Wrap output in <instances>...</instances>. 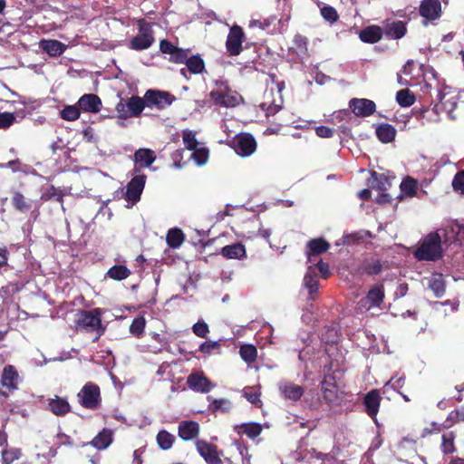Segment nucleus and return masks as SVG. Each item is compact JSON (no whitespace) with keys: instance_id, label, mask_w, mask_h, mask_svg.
I'll return each instance as SVG.
<instances>
[{"instance_id":"obj_41","label":"nucleus","mask_w":464,"mask_h":464,"mask_svg":"<svg viewBox=\"0 0 464 464\" xmlns=\"http://www.w3.org/2000/svg\"><path fill=\"white\" fill-rule=\"evenodd\" d=\"M456 435L454 432L450 431L442 435L440 450L444 454H452L456 451L454 444Z\"/></svg>"},{"instance_id":"obj_25","label":"nucleus","mask_w":464,"mask_h":464,"mask_svg":"<svg viewBox=\"0 0 464 464\" xmlns=\"http://www.w3.org/2000/svg\"><path fill=\"white\" fill-rule=\"evenodd\" d=\"M382 34L383 32L380 26L369 25L360 32L359 37L363 43L375 44L382 39Z\"/></svg>"},{"instance_id":"obj_15","label":"nucleus","mask_w":464,"mask_h":464,"mask_svg":"<svg viewBox=\"0 0 464 464\" xmlns=\"http://www.w3.org/2000/svg\"><path fill=\"white\" fill-rule=\"evenodd\" d=\"M349 108L357 117H368L376 111L375 102L365 98H353L349 101Z\"/></svg>"},{"instance_id":"obj_54","label":"nucleus","mask_w":464,"mask_h":464,"mask_svg":"<svg viewBox=\"0 0 464 464\" xmlns=\"http://www.w3.org/2000/svg\"><path fill=\"white\" fill-rule=\"evenodd\" d=\"M321 14L324 20L331 24L336 22L339 18L336 9L331 5L323 6L321 8Z\"/></svg>"},{"instance_id":"obj_47","label":"nucleus","mask_w":464,"mask_h":464,"mask_svg":"<svg viewBox=\"0 0 464 464\" xmlns=\"http://www.w3.org/2000/svg\"><path fill=\"white\" fill-rule=\"evenodd\" d=\"M61 118L68 121H73L80 118L81 110L77 105H66L61 111Z\"/></svg>"},{"instance_id":"obj_31","label":"nucleus","mask_w":464,"mask_h":464,"mask_svg":"<svg viewBox=\"0 0 464 464\" xmlns=\"http://www.w3.org/2000/svg\"><path fill=\"white\" fill-rule=\"evenodd\" d=\"M236 430L238 434H245L250 439H256L262 432V426L259 423L250 422L237 425Z\"/></svg>"},{"instance_id":"obj_48","label":"nucleus","mask_w":464,"mask_h":464,"mask_svg":"<svg viewBox=\"0 0 464 464\" xmlns=\"http://www.w3.org/2000/svg\"><path fill=\"white\" fill-rule=\"evenodd\" d=\"M182 140L187 150H192L198 147V141L196 133L188 129L182 131Z\"/></svg>"},{"instance_id":"obj_11","label":"nucleus","mask_w":464,"mask_h":464,"mask_svg":"<svg viewBox=\"0 0 464 464\" xmlns=\"http://www.w3.org/2000/svg\"><path fill=\"white\" fill-rule=\"evenodd\" d=\"M147 176L142 173L134 174L126 186L125 199L133 204L140 200L145 188Z\"/></svg>"},{"instance_id":"obj_21","label":"nucleus","mask_w":464,"mask_h":464,"mask_svg":"<svg viewBox=\"0 0 464 464\" xmlns=\"http://www.w3.org/2000/svg\"><path fill=\"white\" fill-rule=\"evenodd\" d=\"M382 397L377 389H373L365 394L363 398L364 411L371 417L375 418L378 414Z\"/></svg>"},{"instance_id":"obj_30","label":"nucleus","mask_w":464,"mask_h":464,"mask_svg":"<svg viewBox=\"0 0 464 464\" xmlns=\"http://www.w3.org/2000/svg\"><path fill=\"white\" fill-rule=\"evenodd\" d=\"M185 64L187 66V70H188V72L191 74H200L206 70L205 62L200 54L188 56Z\"/></svg>"},{"instance_id":"obj_62","label":"nucleus","mask_w":464,"mask_h":464,"mask_svg":"<svg viewBox=\"0 0 464 464\" xmlns=\"http://www.w3.org/2000/svg\"><path fill=\"white\" fill-rule=\"evenodd\" d=\"M176 47L177 46L167 39H163L160 42V52L165 54H169V56H171Z\"/></svg>"},{"instance_id":"obj_36","label":"nucleus","mask_w":464,"mask_h":464,"mask_svg":"<svg viewBox=\"0 0 464 464\" xmlns=\"http://www.w3.org/2000/svg\"><path fill=\"white\" fill-rule=\"evenodd\" d=\"M185 240L184 233L179 228H171L168 231L166 241L169 247L178 248Z\"/></svg>"},{"instance_id":"obj_29","label":"nucleus","mask_w":464,"mask_h":464,"mask_svg":"<svg viewBox=\"0 0 464 464\" xmlns=\"http://www.w3.org/2000/svg\"><path fill=\"white\" fill-rule=\"evenodd\" d=\"M221 254L228 259H241L246 256V247L241 243H235L222 247Z\"/></svg>"},{"instance_id":"obj_6","label":"nucleus","mask_w":464,"mask_h":464,"mask_svg":"<svg viewBox=\"0 0 464 464\" xmlns=\"http://www.w3.org/2000/svg\"><path fill=\"white\" fill-rule=\"evenodd\" d=\"M209 97L215 105L226 108L236 107L243 101L242 96L232 91L228 86H226L224 91H211Z\"/></svg>"},{"instance_id":"obj_4","label":"nucleus","mask_w":464,"mask_h":464,"mask_svg":"<svg viewBox=\"0 0 464 464\" xmlns=\"http://www.w3.org/2000/svg\"><path fill=\"white\" fill-rule=\"evenodd\" d=\"M155 42L154 32L150 23L140 20L138 34L129 43V48L134 51H142L150 48Z\"/></svg>"},{"instance_id":"obj_52","label":"nucleus","mask_w":464,"mask_h":464,"mask_svg":"<svg viewBox=\"0 0 464 464\" xmlns=\"http://www.w3.org/2000/svg\"><path fill=\"white\" fill-rule=\"evenodd\" d=\"M64 194L63 191L53 185L50 186L47 190L42 196V198L45 201L50 200L52 198H55L56 201L63 203Z\"/></svg>"},{"instance_id":"obj_28","label":"nucleus","mask_w":464,"mask_h":464,"mask_svg":"<svg viewBox=\"0 0 464 464\" xmlns=\"http://www.w3.org/2000/svg\"><path fill=\"white\" fill-rule=\"evenodd\" d=\"M40 46L50 56L58 57L65 51V45L57 40H43Z\"/></svg>"},{"instance_id":"obj_22","label":"nucleus","mask_w":464,"mask_h":464,"mask_svg":"<svg viewBox=\"0 0 464 464\" xmlns=\"http://www.w3.org/2000/svg\"><path fill=\"white\" fill-rule=\"evenodd\" d=\"M382 32L387 38L395 39V40L401 39L407 33L406 24L400 20H396V21L387 20L383 24Z\"/></svg>"},{"instance_id":"obj_10","label":"nucleus","mask_w":464,"mask_h":464,"mask_svg":"<svg viewBox=\"0 0 464 464\" xmlns=\"http://www.w3.org/2000/svg\"><path fill=\"white\" fill-rule=\"evenodd\" d=\"M245 39L246 35L241 26L235 24L229 29L226 40V49L229 56H237L241 53Z\"/></svg>"},{"instance_id":"obj_23","label":"nucleus","mask_w":464,"mask_h":464,"mask_svg":"<svg viewBox=\"0 0 464 464\" xmlns=\"http://www.w3.org/2000/svg\"><path fill=\"white\" fill-rule=\"evenodd\" d=\"M179 437L185 440H192L199 434V424L194 420H182L178 426Z\"/></svg>"},{"instance_id":"obj_40","label":"nucleus","mask_w":464,"mask_h":464,"mask_svg":"<svg viewBox=\"0 0 464 464\" xmlns=\"http://www.w3.org/2000/svg\"><path fill=\"white\" fill-rule=\"evenodd\" d=\"M400 188L401 194L412 198L417 194L418 184L416 179L408 176L405 179H403L400 185Z\"/></svg>"},{"instance_id":"obj_35","label":"nucleus","mask_w":464,"mask_h":464,"mask_svg":"<svg viewBox=\"0 0 464 464\" xmlns=\"http://www.w3.org/2000/svg\"><path fill=\"white\" fill-rule=\"evenodd\" d=\"M429 287L437 297H441L446 292V284L441 274H435L429 282Z\"/></svg>"},{"instance_id":"obj_45","label":"nucleus","mask_w":464,"mask_h":464,"mask_svg":"<svg viewBox=\"0 0 464 464\" xmlns=\"http://www.w3.org/2000/svg\"><path fill=\"white\" fill-rule=\"evenodd\" d=\"M382 271V265L379 260H366L362 265V272L368 276H377Z\"/></svg>"},{"instance_id":"obj_14","label":"nucleus","mask_w":464,"mask_h":464,"mask_svg":"<svg viewBox=\"0 0 464 464\" xmlns=\"http://www.w3.org/2000/svg\"><path fill=\"white\" fill-rule=\"evenodd\" d=\"M155 160L156 154L154 150L146 148L137 150L133 155V174L141 173L143 169L150 167Z\"/></svg>"},{"instance_id":"obj_8","label":"nucleus","mask_w":464,"mask_h":464,"mask_svg":"<svg viewBox=\"0 0 464 464\" xmlns=\"http://www.w3.org/2000/svg\"><path fill=\"white\" fill-rule=\"evenodd\" d=\"M176 97L168 92L158 90H148L144 94V101L146 106L149 108H157L158 110H164L169 106Z\"/></svg>"},{"instance_id":"obj_55","label":"nucleus","mask_w":464,"mask_h":464,"mask_svg":"<svg viewBox=\"0 0 464 464\" xmlns=\"http://www.w3.org/2000/svg\"><path fill=\"white\" fill-rule=\"evenodd\" d=\"M220 343L217 341H206L199 346V351L204 354H210L213 351L217 350L220 353Z\"/></svg>"},{"instance_id":"obj_1","label":"nucleus","mask_w":464,"mask_h":464,"mask_svg":"<svg viewBox=\"0 0 464 464\" xmlns=\"http://www.w3.org/2000/svg\"><path fill=\"white\" fill-rule=\"evenodd\" d=\"M418 260L435 261L442 256L441 238L437 232L429 234L414 253Z\"/></svg>"},{"instance_id":"obj_64","label":"nucleus","mask_w":464,"mask_h":464,"mask_svg":"<svg viewBox=\"0 0 464 464\" xmlns=\"http://www.w3.org/2000/svg\"><path fill=\"white\" fill-rule=\"evenodd\" d=\"M316 266H317L319 272L322 274L323 278H324V279L327 278L330 274L329 265L327 263H324L321 259L316 264Z\"/></svg>"},{"instance_id":"obj_63","label":"nucleus","mask_w":464,"mask_h":464,"mask_svg":"<svg viewBox=\"0 0 464 464\" xmlns=\"http://www.w3.org/2000/svg\"><path fill=\"white\" fill-rule=\"evenodd\" d=\"M315 133L320 138H331L334 136V130L327 126H318L315 128Z\"/></svg>"},{"instance_id":"obj_42","label":"nucleus","mask_w":464,"mask_h":464,"mask_svg":"<svg viewBox=\"0 0 464 464\" xmlns=\"http://www.w3.org/2000/svg\"><path fill=\"white\" fill-rule=\"evenodd\" d=\"M304 285L308 290L311 299H314V295L318 292L319 281L314 273H306L304 277Z\"/></svg>"},{"instance_id":"obj_59","label":"nucleus","mask_w":464,"mask_h":464,"mask_svg":"<svg viewBox=\"0 0 464 464\" xmlns=\"http://www.w3.org/2000/svg\"><path fill=\"white\" fill-rule=\"evenodd\" d=\"M307 38L301 34L295 35L294 38V44L295 47L297 49V53L300 54H304L307 52Z\"/></svg>"},{"instance_id":"obj_44","label":"nucleus","mask_w":464,"mask_h":464,"mask_svg":"<svg viewBox=\"0 0 464 464\" xmlns=\"http://www.w3.org/2000/svg\"><path fill=\"white\" fill-rule=\"evenodd\" d=\"M396 101L401 107H410L415 101V95L409 89H402L397 92Z\"/></svg>"},{"instance_id":"obj_49","label":"nucleus","mask_w":464,"mask_h":464,"mask_svg":"<svg viewBox=\"0 0 464 464\" xmlns=\"http://www.w3.org/2000/svg\"><path fill=\"white\" fill-rule=\"evenodd\" d=\"M372 177L374 178L375 182L372 188L379 191H386L392 186L390 179L384 174H377L376 172H372Z\"/></svg>"},{"instance_id":"obj_60","label":"nucleus","mask_w":464,"mask_h":464,"mask_svg":"<svg viewBox=\"0 0 464 464\" xmlns=\"http://www.w3.org/2000/svg\"><path fill=\"white\" fill-rule=\"evenodd\" d=\"M447 421L450 422V425L464 421V408L451 411L447 418Z\"/></svg>"},{"instance_id":"obj_58","label":"nucleus","mask_w":464,"mask_h":464,"mask_svg":"<svg viewBox=\"0 0 464 464\" xmlns=\"http://www.w3.org/2000/svg\"><path fill=\"white\" fill-rule=\"evenodd\" d=\"M192 331L198 337L206 338L209 332V328L208 324L204 321H198L193 324Z\"/></svg>"},{"instance_id":"obj_39","label":"nucleus","mask_w":464,"mask_h":464,"mask_svg":"<svg viewBox=\"0 0 464 464\" xmlns=\"http://www.w3.org/2000/svg\"><path fill=\"white\" fill-rule=\"evenodd\" d=\"M146 327V319L143 315H138L135 317L130 325V333L136 338H141L144 334V330Z\"/></svg>"},{"instance_id":"obj_18","label":"nucleus","mask_w":464,"mask_h":464,"mask_svg":"<svg viewBox=\"0 0 464 464\" xmlns=\"http://www.w3.org/2000/svg\"><path fill=\"white\" fill-rule=\"evenodd\" d=\"M47 410L57 417H64L72 411V407L66 398L54 395L47 400Z\"/></svg>"},{"instance_id":"obj_19","label":"nucleus","mask_w":464,"mask_h":464,"mask_svg":"<svg viewBox=\"0 0 464 464\" xmlns=\"http://www.w3.org/2000/svg\"><path fill=\"white\" fill-rule=\"evenodd\" d=\"M329 248L330 244L324 238L319 237L309 240L305 247V256L308 262L312 263L314 256L327 252Z\"/></svg>"},{"instance_id":"obj_13","label":"nucleus","mask_w":464,"mask_h":464,"mask_svg":"<svg viewBox=\"0 0 464 464\" xmlns=\"http://www.w3.org/2000/svg\"><path fill=\"white\" fill-rule=\"evenodd\" d=\"M385 297L384 287L382 285H372L365 297L362 298L359 302L361 307L370 310L377 307L381 308Z\"/></svg>"},{"instance_id":"obj_57","label":"nucleus","mask_w":464,"mask_h":464,"mask_svg":"<svg viewBox=\"0 0 464 464\" xmlns=\"http://www.w3.org/2000/svg\"><path fill=\"white\" fill-rule=\"evenodd\" d=\"M15 121V115L13 112H0V129L6 130Z\"/></svg>"},{"instance_id":"obj_3","label":"nucleus","mask_w":464,"mask_h":464,"mask_svg":"<svg viewBox=\"0 0 464 464\" xmlns=\"http://www.w3.org/2000/svg\"><path fill=\"white\" fill-rule=\"evenodd\" d=\"M146 107L144 97L133 95L127 99H121L116 105V111L119 118L126 120L139 117Z\"/></svg>"},{"instance_id":"obj_46","label":"nucleus","mask_w":464,"mask_h":464,"mask_svg":"<svg viewBox=\"0 0 464 464\" xmlns=\"http://www.w3.org/2000/svg\"><path fill=\"white\" fill-rule=\"evenodd\" d=\"M232 409V403L227 399H215L209 404V410L212 412H229Z\"/></svg>"},{"instance_id":"obj_12","label":"nucleus","mask_w":464,"mask_h":464,"mask_svg":"<svg viewBox=\"0 0 464 464\" xmlns=\"http://www.w3.org/2000/svg\"><path fill=\"white\" fill-rule=\"evenodd\" d=\"M195 445L198 454L207 464H223L221 453L218 452L217 445L205 440H198Z\"/></svg>"},{"instance_id":"obj_51","label":"nucleus","mask_w":464,"mask_h":464,"mask_svg":"<svg viewBox=\"0 0 464 464\" xmlns=\"http://www.w3.org/2000/svg\"><path fill=\"white\" fill-rule=\"evenodd\" d=\"M192 159L197 162L198 165L202 166L207 163L209 156V150L206 147L196 148L192 150Z\"/></svg>"},{"instance_id":"obj_9","label":"nucleus","mask_w":464,"mask_h":464,"mask_svg":"<svg viewBox=\"0 0 464 464\" xmlns=\"http://www.w3.org/2000/svg\"><path fill=\"white\" fill-rule=\"evenodd\" d=\"M76 326L87 332L98 331L102 328V318L100 309L82 311L75 320Z\"/></svg>"},{"instance_id":"obj_43","label":"nucleus","mask_w":464,"mask_h":464,"mask_svg":"<svg viewBox=\"0 0 464 464\" xmlns=\"http://www.w3.org/2000/svg\"><path fill=\"white\" fill-rule=\"evenodd\" d=\"M432 90H433V88H432L431 84L428 83L426 82L421 86V92L424 94L429 95L431 98L430 102L431 103L436 102L435 107H438L439 103L443 104V99L445 98V93L440 89L435 88V98H433L432 92H431Z\"/></svg>"},{"instance_id":"obj_37","label":"nucleus","mask_w":464,"mask_h":464,"mask_svg":"<svg viewBox=\"0 0 464 464\" xmlns=\"http://www.w3.org/2000/svg\"><path fill=\"white\" fill-rule=\"evenodd\" d=\"M175 440V436L165 430H160L156 437L159 447L163 450H169L173 446Z\"/></svg>"},{"instance_id":"obj_2","label":"nucleus","mask_w":464,"mask_h":464,"mask_svg":"<svg viewBox=\"0 0 464 464\" xmlns=\"http://www.w3.org/2000/svg\"><path fill=\"white\" fill-rule=\"evenodd\" d=\"M79 404L87 410L94 411L102 404L101 389L98 384L88 382L77 393Z\"/></svg>"},{"instance_id":"obj_34","label":"nucleus","mask_w":464,"mask_h":464,"mask_svg":"<svg viewBox=\"0 0 464 464\" xmlns=\"http://www.w3.org/2000/svg\"><path fill=\"white\" fill-rule=\"evenodd\" d=\"M11 202L13 207L19 212L25 213L32 208L31 201L19 191L14 192Z\"/></svg>"},{"instance_id":"obj_50","label":"nucleus","mask_w":464,"mask_h":464,"mask_svg":"<svg viewBox=\"0 0 464 464\" xmlns=\"http://www.w3.org/2000/svg\"><path fill=\"white\" fill-rule=\"evenodd\" d=\"M190 50L176 47L169 61L173 63L182 64L185 63L188 57Z\"/></svg>"},{"instance_id":"obj_33","label":"nucleus","mask_w":464,"mask_h":464,"mask_svg":"<svg viewBox=\"0 0 464 464\" xmlns=\"http://www.w3.org/2000/svg\"><path fill=\"white\" fill-rule=\"evenodd\" d=\"M280 389L285 398L293 401H298L304 394V388L295 383H286Z\"/></svg>"},{"instance_id":"obj_38","label":"nucleus","mask_w":464,"mask_h":464,"mask_svg":"<svg viewBox=\"0 0 464 464\" xmlns=\"http://www.w3.org/2000/svg\"><path fill=\"white\" fill-rule=\"evenodd\" d=\"M239 354L244 362L251 364L256 361L257 350L253 344H243L239 348Z\"/></svg>"},{"instance_id":"obj_16","label":"nucleus","mask_w":464,"mask_h":464,"mask_svg":"<svg viewBox=\"0 0 464 464\" xmlns=\"http://www.w3.org/2000/svg\"><path fill=\"white\" fill-rule=\"evenodd\" d=\"M188 386L194 392L207 393L213 385L202 372H193L187 378Z\"/></svg>"},{"instance_id":"obj_7","label":"nucleus","mask_w":464,"mask_h":464,"mask_svg":"<svg viewBox=\"0 0 464 464\" xmlns=\"http://www.w3.org/2000/svg\"><path fill=\"white\" fill-rule=\"evenodd\" d=\"M19 374L14 365L4 367L0 380V395L8 397L11 392L18 389Z\"/></svg>"},{"instance_id":"obj_56","label":"nucleus","mask_w":464,"mask_h":464,"mask_svg":"<svg viewBox=\"0 0 464 464\" xmlns=\"http://www.w3.org/2000/svg\"><path fill=\"white\" fill-rule=\"evenodd\" d=\"M452 188L456 192L464 195V169L455 174L452 180Z\"/></svg>"},{"instance_id":"obj_32","label":"nucleus","mask_w":464,"mask_h":464,"mask_svg":"<svg viewBox=\"0 0 464 464\" xmlns=\"http://www.w3.org/2000/svg\"><path fill=\"white\" fill-rule=\"evenodd\" d=\"M130 274V270L126 266L115 265L107 271L106 276L115 281H121L128 278Z\"/></svg>"},{"instance_id":"obj_24","label":"nucleus","mask_w":464,"mask_h":464,"mask_svg":"<svg viewBox=\"0 0 464 464\" xmlns=\"http://www.w3.org/2000/svg\"><path fill=\"white\" fill-rule=\"evenodd\" d=\"M323 397L326 402H333L337 397V385L333 374H325L321 382Z\"/></svg>"},{"instance_id":"obj_53","label":"nucleus","mask_w":464,"mask_h":464,"mask_svg":"<svg viewBox=\"0 0 464 464\" xmlns=\"http://www.w3.org/2000/svg\"><path fill=\"white\" fill-rule=\"evenodd\" d=\"M261 393L257 391H254L252 388H246L243 391V396L253 405L260 407L262 401L260 400Z\"/></svg>"},{"instance_id":"obj_61","label":"nucleus","mask_w":464,"mask_h":464,"mask_svg":"<svg viewBox=\"0 0 464 464\" xmlns=\"http://www.w3.org/2000/svg\"><path fill=\"white\" fill-rule=\"evenodd\" d=\"M20 452L18 450L2 451V464H11L13 461L19 458Z\"/></svg>"},{"instance_id":"obj_27","label":"nucleus","mask_w":464,"mask_h":464,"mask_svg":"<svg viewBox=\"0 0 464 464\" xmlns=\"http://www.w3.org/2000/svg\"><path fill=\"white\" fill-rule=\"evenodd\" d=\"M397 130L389 123H381L375 129L377 139L382 143H390L395 140Z\"/></svg>"},{"instance_id":"obj_26","label":"nucleus","mask_w":464,"mask_h":464,"mask_svg":"<svg viewBox=\"0 0 464 464\" xmlns=\"http://www.w3.org/2000/svg\"><path fill=\"white\" fill-rule=\"evenodd\" d=\"M112 442V431L104 428L88 444L98 450L107 449Z\"/></svg>"},{"instance_id":"obj_17","label":"nucleus","mask_w":464,"mask_h":464,"mask_svg":"<svg viewBox=\"0 0 464 464\" xmlns=\"http://www.w3.org/2000/svg\"><path fill=\"white\" fill-rule=\"evenodd\" d=\"M419 13L427 21L437 20L441 16V4L440 0H422Z\"/></svg>"},{"instance_id":"obj_5","label":"nucleus","mask_w":464,"mask_h":464,"mask_svg":"<svg viewBox=\"0 0 464 464\" xmlns=\"http://www.w3.org/2000/svg\"><path fill=\"white\" fill-rule=\"evenodd\" d=\"M230 147L241 157H249L257 148L254 136L248 132L237 134L230 142Z\"/></svg>"},{"instance_id":"obj_20","label":"nucleus","mask_w":464,"mask_h":464,"mask_svg":"<svg viewBox=\"0 0 464 464\" xmlns=\"http://www.w3.org/2000/svg\"><path fill=\"white\" fill-rule=\"evenodd\" d=\"M81 111L84 112L98 113L102 110L101 98L92 93L83 94L80 97L77 102Z\"/></svg>"}]
</instances>
